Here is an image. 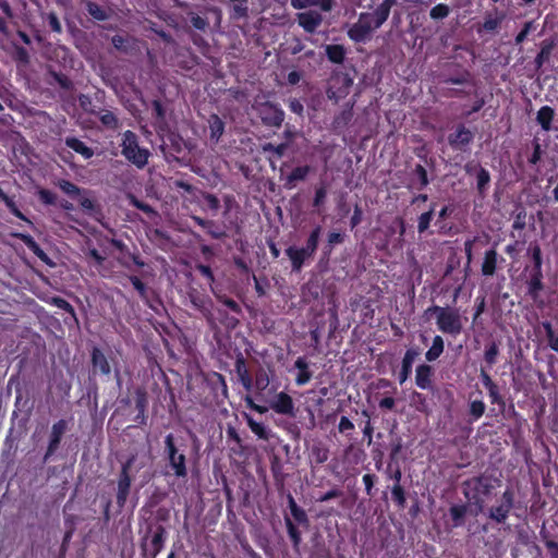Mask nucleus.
I'll return each instance as SVG.
<instances>
[{"instance_id":"nucleus-16","label":"nucleus","mask_w":558,"mask_h":558,"mask_svg":"<svg viewBox=\"0 0 558 558\" xmlns=\"http://www.w3.org/2000/svg\"><path fill=\"white\" fill-rule=\"evenodd\" d=\"M291 5L298 10L318 7L323 11L329 12L333 7V0H291Z\"/></svg>"},{"instance_id":"nucleus-48","label":"nucleus","mask_w":558,"mask_h":558,"mask_svg":"<svg viewBox=\"0 0 558 558\" xmlns=\"http://www.w3.org/2000/svg\"><path fill=\"white\" fill-rule=\"evenodd\" d=\"M498 355V348L495 343H492L485 351V360L489 365L496 362Z\"/></svg>"},{"instance_id":"nucleus-44","label":"nucleus","mask_w":558,"mask_h":558,"mask_svg":"<svg viewBox=\"0 0 558 558\" xmlns=\"http://www.w3.org/2000/svg\"><path fill=\"white\" fill-rule=\"evenodd\" d=\"M247 424L251 430L259 438L267 439V433L263 424L255 422L252 418L247 420Z\"/></svg>"},{"instance_id":"nucleus-38","label":"nucleus","mask_w":558,"mask_h":558,"mask_svg":"<svg viewBox=\"0 0 558 558\" xmlns=\"http://www.w3.org/2000/svg\"><path fill=\"white\" fill-rule=\"evenodd\" d=\"M434 208L435 206L433 205L432 208L426 211V213H423L420 217H418V225H417V230L420 233H423L424 231H426L429 227V223L433 219V216H434Z\"/></svg>"},{"instance_id":"nucleus-39","label":"nucleus","mask_w":558,"mask_h":558,"mask_svg":"<svg viewBox=\"0 0 558 558\" xmlns=\"http://www.w3.org/2000/svg\"><path fill=\"white\" fill-rule=\"evenodd\" d=\"M38 197L41 203L45 205H56L57 203V195L47 189H41L38 191Z\"/></svg>"},{"instance_id":"nucleus-23","label":"nucleus","mask_w":558,"mask_h":558,"mask_svg":"<svg viewBox=\"0 0 558 558\" xmlns=\"http://www.w3.org/2000/svg\"><path fill=\"white\" fill-rule=\"evenodd\" d=\"M497 265V252L489 250L485 253L484 260L482 264V272L485 276L494 275Z\"/></svg>"},{"instance_id":"nucleus-1","label":"nucleus","mask_w":558,"mask_h":558,"mask_svg":"<svg viewBox=\"0 0 558 558\" xmlns=\"http://www.w3.org/2000/svg\"><path fill=\"white\" fill-rule=\"evenodd\" d=\"M430 311L436 314L437 326L442 332L457 335L461 331V318L456 311L440 306H435Z\"/></svg>"},{"instance_id":"nucleus-14","label":"nucleus","mask_w":558,"mask_h":558,"mask_svg":"<svg viewBox=\"0 0 558 558\" xmlns=\"http://www.w3.org/2000/svg\"><path fill=\"white\" fill-rule=\"evenodd\" d=\"M65 145L80 154L84 159H90L94 156L93 148L88 147L84 142L74 136H68L64 140Z\"/></svg>"},{"instance_id":"nucleus-2","label":"nucleus","mask_w":558,"mask_h":558,"mask_svg":"<svg viewBox=\"0 0 558 558\" xmlns=\"http://www.w3.org/2000/svg\"><path fill=\"white\" fill-rule=\"evenodd\" d=\"M66 430L68 421L64 418H60L59 421L52 424L48 446L43 458L44 463H47L50 460V458L57 452Z\"/></svg>"},{"instance_id":"nucleus-30","label":"nucleus","mask_w":558,"mask_h":558,"mask_svg":"<svg viewBox=\"0 0 558 558\" xmlns=\"http://www.w3.org/2000/svg\"><path fill=\"white\" fill-rule=\"evenodd\" d=\"M1 201L5 204V206L12 215H14L16 218L23 221L31 223L29 219L19 209L12 197L5 194L2 196Z\"/></svg>"},{"instance_id":"nucleus-55","label":"nucleus","mask_w":558,"mask_h":558,"mask_svg":"<svg viewBox=\"0 0 558 558\" xmlns=\"http://www.w3.org/2000/svg\"><path fill=\"white\" fill-rule=\"evenodd\" d=\"M339 432L340 433H344L347 430H351L354 428V425L353 423L345 416H342L340 422H339Z\"/></svg>"},{"instance_id":"nucleus-10","label":"nucleus","mask_w":558,"mask_h":558,"mask_svg":"<svg viewBox=\"0 0 558 558\" xmlns=\"http://www.w3.org/2000/svg\"><path fill=\"white\" fill-rule=\"evenodd\" d=\"M14 236L22 241L25 246L43 263L47 265H51V260L46 252L40 247V245L35 241V239L27 233H15Z\"/></svg>"},{"instance_id":"nucleus-32","label":"nucleus","mask_w":558,"mask_h":558,"mask_svg":"<svg viewBox=\"0 0 558 558\" xmlns=\"http://www.w3.org/2000/svg\"><path fill=\"white\" fill-rule=\"evenodd\" d=\"M326 53L330 61L333 63H341L344 58V50L341 46L331 45L327 46Z\"/></svg>"},{"instance_id":"nucleus-54","label":"nucleus","mask_w":558,"mask_h":558,"mask_svg":"<svg viewBox=\"0 0 558 558\" xmlns=\"http://www.w3.org/2000/svg\"><path fill=\"white\" fill-rule=\"evenodd\" d=\"M531 28H532V22L525 23L523 29L517 35L515 43L517 44L523 43L524 39L527 37Z\"/></svg>"},{"instance_id":"nucleus-11","label":"nucleus","mask_w":558,"mask_h":558,"mask_svg":"<svg viewBox=\"0 0 558 558\" xmlns=\"http://www.w3.org/2000/svg\"><path fill=\"white\" fill-rule=\"evenodd\" d=\"M511 508L512 494L510 492H505L502 496V502L499 506L492 508L490 518L497 522H504L507 519Z\"/></svg>"},{"instance_id":"nucleus-6","label":"nucleus","mask_w":558,"mask_h":558,"mask_svg":"<svg viewBox=\"0 0 558 558\" xmlns=\"http://www.w3.org/2000/svg\"><path fill=\"white\" fill-rule=\"evenodd\" d=\"M166 447L169 456V462L177 476H185V457L183 453H179L173 444V436L168 435L166 437Z\"/></svg>"},{"instance_id":"nucleus-34","label":"nucleus","mask_w":558,"mask_h":558,"mask_svg":"<svg viewBox=\"0 0 558 558\" xmlns=\"http://www.w3.org/2000/svg\"><path fill=\"white\" fill-rule=\"evenodd\" d=\"M52 304L54 306H57L58 308L66 312L68 314H70V316L75 320L77 322V317H76V313H75V310L74 307L63 298L61 296H56L52 299Z\"/></svg>"},{"instance_id":"nucleus-42","label":"nucleus","mask_w":558,"mask_h":558,"mask_svg":"<svg viewBox=\"0 0 558 558\" xmlns=\"http://www.w3.org/2000/svg\"><path fill=\"white\" fill-rule=\"evenodd\" d=\"M287 527L289 536L291 537L294 548L298 550L300 542H301V535L295 525L291 522V520H287Z\"/></svg>"},{"instance_id":"nucleus-57","label":"nucleus","mask_w":558,"mask_h":558,"mask_svg":"<svg viewBox=\"0 0 558 558\" xmlns=\"http://www.w3.org/2000/svg\"><path fill=\"white\" fill-rule=\"evenodd\" d=\"M0 9L7 17H13V10L7 0H0Z\"/></svg>"},{"instance_id":"nucleus-36","label":"nucleus","mask_w":558,"mask_h":558,"mask_svg":"<svg viewBox=\"0 0 558 558\" xmlns=\"http://www.w3.org/2000/svg\"><path fill=\"white\" fill-rule=\"evenodd\" d=\"M51 76L54 82L59 85V87L63 90H72L74 85L73 82L68 77V75L60 72H52Z\"/></svg>"},{"instance_id":"nucleus-49","label":"nucleus","mask_w":558,"mask_h":558,"mask_svg":"<svg viewBox=\"0 0 558 558\" xmlns=\"http://www.w3.org/2000/svg\"><path fill=\"white\" fill-rule=\"evenodd\" d=\"M532 257L534 260L535 271H541L542 267V253L538 245H534L531 248Z\"/></svg>"},{"instance_id":"nucleus-63","label":"nucleus","mask_w":558,"mask_h":558,"mask_svg":"<svg viewBox=\"0 0 558 558\" xmlns=\"http://www.w3.org/2000/svg\"><path fill=\"white\" fill-rule=\"evenodd\" d=\"M192 24L198 29H203L206 26V22L199 16L192 17Z\"/></svg>"},{"instance_id":"nucleus-13","label":"nucleus","mask_w":558,"mask_h":558,"mask_svg":"<svg viewBox=\"0 0 558 558\" xmlns=\"http://www.w3.org/2000/svg\"><path fill=\"white\" fill-rule=\"evenodd\" d=\"M287 255L289 256L293 270L299 271L304 263V260L308 257H312L314 254L308 253L305 247L296 248L293 246H290L286 251Z\"/></svg>"},{"instance_id":"nucleus-31","label":"nucleus","mask_w":558,"mask_h":558,"mask_svg":"<svg viewBox=\"0 0 558 558\" xmlns=\"http://www.w3.org/2000/svg\"><path fill=\"white\" fill-rule=\"evenodd\" d=\"M310 171L308 167H298L295 168L291 174L287 178V184L291 189L294 186L295 181H302L306 178Z\"/></svg>"},{"instance_id":"nucleus-40","label":"nucleus","mask_w":558,"mask_h":558,"mask_svg":"<svg viewBox=\"0 0 558 558\" xmlns=\"http://www.w3.org/2000/svg\"><path fill=\"white\" fill-rule=\"evenodd\" d=\"M319 234H320V228L319 227H317L311 233V235H310V238L307 240V244L305 246V248L307 250L308 253L314 254L316 252L317 245H318Z\"/></svg>"},{"instance_id":"nucleus-61","label":"nucleus","mask_w":558,"mask_h":558,"mask_svg":"<svg viewBox=\"0 0 558 558\" xmlns=\"http://www.w3.org/2000/svg\"><path fill=\"white\" fill-rule=\"evenodd\" d=\"M380 408L391 410L395 407V400L390 397L384 398L380 403Z\"/></svg>"},{"instance_id":"nucleus-33","label":"nucleus","mask_w":558,"mask_h":558,"mask_svg":"<svg viewBox=\"0 0 558 558\" xmlns=\"http://www.w3.org/2000/svg\"><path fill=\"white\" fill-rule=\"evenodd\" d=\"M414 359H415V352L408 351L405 353L403 361H402V374L400 376L401 384L404 383L405 379L408 378V375L411 372V366H412Z\"/></svg>"},{"instance_id":"nucleus-50","label":"nucleus","mask_w":558,"mask_h":558,"mask_svg":"<svg viewBox=\"0 0 558 558\" xmlns=\"http://www.w3.org/2000/svg\"><path fill=\"white\" fill-rule=\"evenodd\" d=\"M393 499L400 505L403 506L405 502V497L403 489L400 485H395L391 490Z\"/></svg>"},{"instance_id":"nucleus-51","label":"nucleus","mask_w":558,"mask_h":558,"mask_svg":"<svg viewBox=\"0 0 558 558\" xmlns=\"http://www.w3.org/2000/svg\"><path fill=\"white\" fill-rule=\"evenodd\" d=\"M264 150L265 151H271L274 154H276L278 157H281L284 151L287 150V144H280V145H272V144H267L265 147H264Z\"/></svg>"},{"instance_id":"nucleus-3","label":"nucleus","mask_w":558,"mask_h":558,"mask_svg":"<svg viewBox=\"0 0 558 558\" xmlns=\"http://www.w3.org/2000/svg\"><path fill=\"white\" fill-rule=\"evenodd\" d=\"M379 26L374 22L371 14L364 13L360 15L359 21L351 26L348 34L355 41L365 40Z\"/></svg>"},{"instance_id":"nucleus-43","label":"nucleus","mask_w":558,"mask_h":558,"mask_svg":"<svg viewBox=\"0 0 558 558\" xmlns=\"http://www.w3.org/2000/svg\"><path fill=\"white\" fill-rule=\"evenodd\" d=\"M449 14V8L446 4H437L430 10V17L434 20L445 19Z\"/></svg>"},{"instance_id":"nucleus-62","label":"nucleus","mask_w":558,"mask_h":558,"mask_svg":"<svg viewBox=\"0 0 558 558\" xmlns=\"http://www.w3.org/2000/svg\"><path fill=\"white\" fill-rule=\"evenodd\" d=\"M74 534V526L73 524H71L68 530L64 532V535H63V543L65 544H70L71 539H72V536Z\"/></svg>"},{"instance_id":"nucleus-22","label":"nucleus","mask_w":558,"mask_h":558,"mask_svg":"<svg viewBox=\"0 0 558 558\" xmlns=\"http://www.w3.org/2000/svg\"><path fill=\"white\" fill-rule=\"evenodd\" d=\"M86 11L96 21L102 22L110 17L107 9L93 1L86 3Z\"/></svg>"},{"instance_id":"nucleus-41","label":"nucleus","mask_w":558,"mask_h":558,"mask_svg":"<svg viewBox=\"0 0 558 558\" xmlns=\"http://www.w3.org/2000/svg\"><path fill=\"white\" fill-rule=\"evenodd\" d=\"M485 404L481 400H473L470 403V414L475 418H480L485 412Z\"/></svg>"},{"instance_id":"nucleus-17","label":"nucleus","mask_w":558,"mask_h":558,"mask_svg":"<svg viewBox=\"0 0 558 558\" xmlns=\"http://www.w3.org/2000/svg\"><path fill=\"white\" fill-rule=\"evenodd\" d=\"M415 384L421 389H428L432 386V367L428 365H420L415 372Z\"/></svg>"},{"instance_id":"nucleus-7","label":"nucleus","mask_w":558,"mask_h":558,"mask_svg":"<svg viewBox=\"0 0 558 558\" xmlns=\"http://www.w3.org/2000/svg\"><path fill=\"white\" fill-rule=\"evenodd\" d=\"M352 85V80L348 75H338L331 81V85L327 92L330 99L338 101L345 97L349 88Z\"/></svg>"},{"instance_id":"nucleus-24","label":"nucleus","mask_w":558,"mask_h":558,"mask_svg":"<svg viewBox=\"0 0 558 558\" xmlns=\"http://www.w3.org/2000/svg\"><path fill=\"white\" fill-rule=\"evenodd\" d=\"M554 109L549 106H544L538 110L536 120L545 131H548L550 130V123L554 119Z\"/></svg>"},{"instance_id":"nucleus-5","label":"nucleus","mask_w":558,"mask_h":558,"mask_svg":"<svg viewBox=\"0 0 558 558\" xmlns=\"http://www.w3.org/2000/svg\"><path fill=\"white\" fill-rule=\"evenodd\" d=\"M122 155L140 168V144L132 131H125L122 136Z\"/></svg>"},{"instance_id":"nucleus-8","label":"nucleus","mask_w":558,"mask_h":558,"mask_svg":"<svg viewBox=\"0 0 558 558\" xmlns=\"http://www.w3.org/2000/svg\"><path fill=\"white\" fill-rule=\"evenodd\" d=\"M90 355L93 375H101L109 377L111 374V367L104 352L99 348L94 347Z\"/></svg>"},{"instance_id":"nucleus-18","label":"nucleus","mask_w":558,"mask_h":558,"mask_svg":"<svg viewBox=\"0 0 558 558\" xmlns=\"http://www.w3.org/2000/svg\"><path fill=\"white\" fill-rule=\"evenodd\" d=\"M473 140V134L470 130L465 128H460L457 132L449 137V142L451 145L462 148L470 144Z\"/></svg>"},{"instance_id":"nucleus-64","label":"nucleus","mask_w":558,"mask_h":558,"mask_svg":"<svg viewBox=\"0 0 558 558\" xmlns=\"http://www.w3.org/2000/svg\"><path fill=\"white\" fill-rule=\"evenodd\" d=\"M290 108L293 112L298 113V114H301L302 111H303V106L300 101L298 100H292L290 102Z\"/></svg>"},{"instance_id":"nucleus-60","label":"nucleus","mask_w":558,"mask_h":558,"mask_svg":"<svg viewBox=\"0 0 558 558\" xmlns=\"http://www.w3.org/2000/svg\"><path fill=\"white\" fill-rule=\"evenodd\" d=\"M482 378H483V383L484 385L489 389V390H495L496 389V386L495 384L493 383V380L490 379L489 375L486 374L485 372H482Z\"/></svg>"},{"instance_id":"nucleus-19","label":"nucleus","mask_w":558,"mask_h":558,"mask_svg":"<svg viewBox=\"0 0 558 558\" xmlns=\"http://www.w3.org/2000/svg\"><path fill=\"white\" fill-rule=\"evenodd\" d=\"M90 113L96 116L100 120L101 124L104 126H106L107 129H110V130L118 129L119 120L112 111L107 110V109H101L98 112L90 110Z\"/></svg>"},{"instance_id":"nucleus-25","label":"nucleus","mask_w":558,"mask_h":558,"mask_svg":"<svg viewBox=\"0 0 558 558\" xmlns=\"http://www.w3.org/2000/svg\"><path fill=\"white\" fill-rule=\"evenodd\" d=\"M111 43L117 50L125 53L131 51L134 44V41L129 36L119 34L112 37Z\"/></svg>"},{"instance_id":"nucleus-45","label":"nucleus","mask_w":558,"mask_h":558,"mask_svg":"<svg viewBox=\"0 0 558 558\" xmlns=\"http://www.w3.org/2000/svg\"><path fill=\"white\" fill-rule=\"evenodd\" d=\"M47 21H48V25L52 32L58 33V34H60L62 32L61 23L59 21L58 15L54 12H50L48 14Z\"/></svg>"},{"instance_id":"nucleus-4","label":"nucleus","mask_w":558,"mask_h":558,"mask_svg":"<svg viewBox=\"0 0 558 558\" xmlns=\"http://www.w3.org/2000/svg\"><path fill=\"white\" fill-rule=\"evenodd\" d=\"M134 461H135V458L132 457L125 463H123L122 470H121V473L119 476L117 502H118L119 507H121V508L124 506L126 498L129 496V493H130V486H131V481H132L131 470H132V464Z\"/></svg>"},{"instance_id":"nucleus-35","label":"nucleus","mask_w":558,"mask_h":558,"mask_svg":"<svg viewBox=\"0 0 558 558\" xmlns=\"http://www.w3.org/2000/svg\"><path fill=\"white\" fill-rule=\"evenodd\" d=\"M543 327L546 331V337L548 339V345L551 350L558 353V332L556 333L551 327V324L548 322L543 323Z\"/></svg>"},{"instance_id":"nucleus-21","label":"nucleus","mask_w":558,"mask_h":558,"mask_svg":"<svg viewBox=\"0 0 558 558\" xmlns=\"http://www.w3.org/2000/svg\"><path fill=\"white\" fill-rule=\"evenodd\" d=\"M393 3H396V0H384L374 13H369L378 26H380L388 19L390 9Z\"/></svg>"},{"instance_id":"nucleus-15","label":"nucleus","mask_w":558,"mask_h":558,"mask_svg":"<svg viewBox=\"0 0 558 558\" xmlns=\"http://www.w3.org/2000/svg\"><path fill=\"white\" fill-rule=\"evenodd\" d=\"M271 409L280 414H293L292 398L284 392L278 393L276 400L271 403Z\"/></svg>"},{"instance_id":"nucleus-47","label":"nucleus","mask_w":558,"mask_h":558,"mask_svg":"<svg viewBox=\"0 0 558 558\" xmlns=\"http://www.w3.org/2000/svg\"><path fill=\"white\" fill-rule=\"evenodd\" d=\"M543 288L542 284V271H535L531 281H530V291L531 293H536Z\"/></svg>"},{"instance_id":"nucleus-28","label":"nucleus","mask_w":558,"mask_h":558,"mask_svg":"<svg viewBox=\"0 0 558 558\" xmlns=\"http://www.w3.org/2000/svg\"><path fill=\"white\" fill-rule=\"evenodd\" d=\"M444 351V340L440 336H436L433 339V344L430 349L426 352L427 361L432 362L439 357V355Z\"/></svg>"},{"instance_id":"nucleus-46","label":"nucleus","mask_w":558,"mask_h":558,"mask_svg":"<svg viewBox=\"0 0 558 558\" xmlns=\"http://www.w3.org/2000/svg\"><path fill=\"white\" fill-rule=\"evenodd\" d=\"M290 509L295 520H298L299 522L306 521L305 512L296 506L292 497H290Z\"/></svg>"},{"instance_id":"nucleus-29","label":"nucleus","mask_w":558,"mask_h":558,"mask_svg":"<svg viewBox=\"0 0 558 558\" xmlns=\"http://www.w3.org/2000/svg\"><path fill=\"white\" fill-rule=\"evenodd\" d=\"M209 130H210V136L211 138H215L216 141L219 140V137L222 135L225 125L221 119L214 114L209 119Z\"/></svg>"},{"instance_id":"nucleus-53","label":"nucleus","mask_w":558,"mask_h":558,"mask_svg":"<svg viewBox=\"0 0 558 558\" xmlns=\"http://www.w3.org/2000/svg\"><path fill=\"white\" fill-rule=\"evenodd\" d=\"M269 379L265 373H260L256 377V388L259 390H264L268 387Z\"/></svg>"},{"instance_id":"nucleus-58","label":"nucleus","mask_w":558,"mask_h":558,"mask_svg":"<svg viewBox=\"0 0 558 558\" xmlns=\"http://www.w3.org/2000/svg\"><path fill=\"white\" fill-rule=\"evenodd\" d=\"M325 197H326V191L324 189H318L315 194L314 205L319 206L320 204H323L325 201Z\"/></svg>"},{"instance_id":"nucleus-52","label":"nucleus","mask_w":558,"mask_h":558,"mask_svg":"<svg viewBox=\"0 0 558 558\" xmlns=\"http://www.w3.org/2000/svg\"><path fill=\"white\" fill-rule=\"evenodd\" d=\"M15 58L17 61L23 62V63H27L29 60L27 50L21 46H17L15 48Z\"/></svg>"},{"instance_id":"nucleus-37","label":"nucleus","mask_w":558,"mask_h":558,"mask_svg":"<svg viewBox=\"0 0 558 558\" xmlns=\"http://www.w3.org/2000/svg\"><path fill=\"white\" fill-rule=\"evenodd\" d=\"M62 192L71 197H75L80 194V187L69 180H60L58 183Z\"/></svg>"},{"instance_id":"nucleus-12","label":"nucleus","mask_w":558,"mask_h":558,"mask_svg":"<svg viewBox=\"0 0 558 558\" xmlns=\"http://www.w3.org/2000/svg\"><path fill=\"white\" fill-rule=\"evenodd\" d=\"M465 171L468 173H472L473 171H476V187L480 194H484L489 185L490 182V175L488 171L482 167H476L474 165H466Z\"/></svg>"},{"instance_id":"nucleus-59","label":"nucleus","mask_w":558,"mask_h":558,"mask_svg":"<svg viewBox=\"0 0 558 558\" xmlns=\"http://www.w3.org/2000/svg\"><path fill=\"white\" fill-rule=\"evenodd\" d=\"M197 269L199 270V272L205 276L206 278H208L210 281L214 280V276H213V272L210 270V268L208 266H205V265H199L197 267Z\"/></svg>"},{"instance_id":"nucleus-9","label":"nucleus","mask_w":558,"mask_h":558,"mask_svg":"<svg viewBox=\"0 0 558 558\" xmlns=\"http://www.w3.org/2000/svg\"><path fill=\"white\" fill-rule=\"evenodd\" d=\"M299 25L304 28L307 33H314L316 28L322 24L323 16L315 10H308L301 12L296 15Z\"/></svg>"},{"instance_id":"nucleus-56","label":"nucleus","mask_w":558,"mask_h":558,"mask_svg":"<svg viewBox=\"0 0 558 558\" xmlns=\"http://www.w3.org/2000/svg\"><path fill=\"white\" fill-rule=\"evenodd\" d=\"M205 202L206 205L213 210H217L219 208V201L211 194L205 196Z\"/></svg>"},{"instance_id":"nucleus-27","label":"nucleus","mask_w":558,"mask_h":558,"mask_svg":"<svg viewBox=\"0 0 558 558\" xmlns=\"http://www.w3.org/2000/svg\"><path fill=\"white\" fill-rule=\"evenodd\" d=\"M505 16L506 15L504 12H498V11H496L495 13L488 14L483 24L484 29H486L488 32L495 31L500 25V23L502 22Z\"/></svg>"},{"instance_id":"nucleus-26","label":"nucleus","mask_w":558,"mask_h":558,"mask_svg":"<svg viewBox=\"0 0 558 558\" xmlns=\"http://www.w3.org/2000/svg\"><path fill=\"white\" fill-rule=\"evenodd\" d=\"M295 367L300 371L298 376H296V379H295L296 384L299 386H302V385H305L306 383H308L311 377H312V375L307 371V364L304 361V359L299 357L295 361Z\"/></svg>"},{"instance_id":"nucleus-20","label":"nucleus","mask_w":558,"mask_h":558,"mask_svg":"<svg viewBox=\"0 0 558 558\" xmlns=\"http://www.w3.org/2000/svg\"><path fill=\"white\" fill-rule=\"evenodd\" d=\"M393 3H396V0H384L374 13H369L378 26H380L388 19L390 9Z\"/></svg>"}]
</instances>
